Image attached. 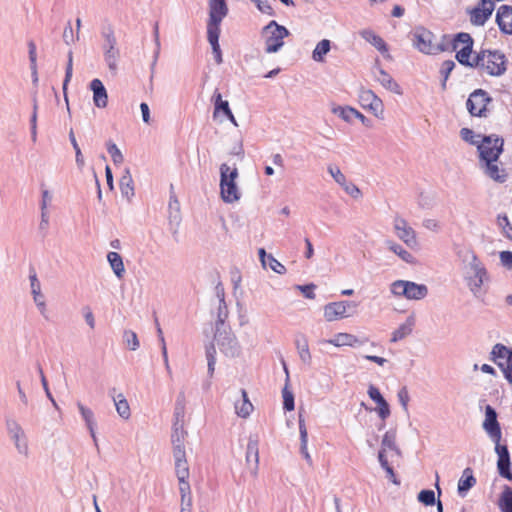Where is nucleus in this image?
<instances>
[{
  "instance_id": "1",
  "label": "nucleus",
  "mask_w": 512,
  "mask_h": 512,
  "mask_svg": "<svg viewBox=\"0 0 512 512\" xmlns=\"http://www.w3.org/2000/svg\"><path fill=\"white\" fill-rule=\"evenodd\" d=\"M463 279L474 298L482 300L487 294L491 281L485 264L472 250L461 254Z\"/></svg>"
},
{
  "instance_id": "48",
  "label": "nucleus",
  "mask_w": 512,
  "mask_h": 512,
  "mask_svg": "<svg viewBox=\"0 0 512 512\" xmlns=\"http://www.w3.org/2000/svg\"><path fill=\"white\" fill-rule=\"evenodd\" d=\"M123 341L125 345L132 351H136L140 346L137 334L132 330L124 331Z\"/></svg>"
},
{
  "instance_id": "20",
  "label": "nucleus",
  "mask_w": 512,
  "mask_h": 512,
  "mask_svg": "<svg viewBox=\"0 0 512 512\" xmlns=\"http://www.w3.org/2000/svg\"><path fill=\"white\" fill-rule=\"evenodd\" d=\"M212 102L214 104V112H213L214 118H217L219 113L222 112L235 127L238 126V122L235 119V117L229 107L228 101L222 99V95L218 90H216L214 92V94L212 96Z\"/></svg>"
},
{
  "instance_id": "26",
  "label": "nucleus",
  "mask_w": 512,
  "mask_h": 512,
  "mask_svg": "<svg viewBox=\"0 0 512 512\" xmlns=\"http://www.w3.org/2000/svg\"><path fill=\"white\" fill-rule=\"evenodd\" d=\"M90 89L93 92V102L98 108H105L108 104V94L103 83L99 79L90 82Z\"/></svg>"
},
{
  "instance_id": "42",
  "label": "nucleus",
  "mask_w": 512,
  "mask_h": 512,
  "mask_svg": "<svg viewBox=\"0 0 512 512\" xmlns=\"http://www.w3.org/2000/svg\"><path fill=\"white\" fill-rule=\"evenodd\" d=\"M229 312L225 302V299H220V302L217 307V315L215 321V329L225 328L229 325L226 324V320L228 318Z\"/></svg>"
},
{
  "instance_id": "29",
  "label": "nucleus",
  "mask_w": 512,
  "mask_h": 512,
  "mask_svg": "<svg viewBox=\"0 0 512 512\" xmlns=\"http://www.w3.org/2000/svg\"><path fill=\"white\" fill-rule=\"evenodd\" d=\"M295 346L299 355L300 360L306 364L310 365L312 356L309 350L307 337L303 334H298L295 338Z\"/></svg>"
},
{
  "instance_id": "58",
  "label": "nucleus",
  "mask_w": 512,
  "mask_h": 512,
  "mask_svg": "<svg viewBox=\"0 0 512 512\" xmlns=\"http://www.w3.org/2000/svg\"><path fill=\"white\" fill-rule=\"evenodd\" d=\"M267 265H269V267L278 274L286 273L285 266L281 264L277 259H275L271 254L267 256Z\"/></svg>"
},
{
  "instance_id": "6",
  "label": "nucleus",
  "mask_w": 512,
  "mask_h": 512,
  "mask_svg": "<svg viewBox=\"0 0 512 512\" xmlns=\"http://www.w3.org/2000/svg\"><path fill=\"white\" fill-rule=\"evenodd\" d=\"M289 35V31L282 25H279L276 21L269 22L262 29V37L265 41V52L276 53L284 45V38Z\"/></svg>"
},
{
  "instance_id": "37",
  "label": "nucleus",
  "mask_w": 512,
  "mask_h": 512,
  "mask_svg": "<svg viewBox=\"0 0 512 512\" xmlns=\"http://www.w3.org/2000/svg\"><path fill=\"white\" fill-rule=\"evenodd\" d=\"M361 37L373 45L377 50L384 53L387 52V45L385 41L372 30H363L360 32Z\"/></svg>"
},
{
  "instance_id": "18",
  "label": "nucleus",
  "mask_w": 512,
  "mask_h": 512,
  "mask_svg": "<svg viewBox=\"0 0 512 512\" xmlns=\"http://www.w3.org/2000/svg\"><path fill=\"white\" fill-rule=\"evenodd\" d=\"M495 444V452L498 455L497 468L499 474L508 479L512 480V472L510 469V454L506 445H501L500 442Z\"/></svg>"
},
{
  "instance_id": "9",
  "label": "nucleus",
  "mask_w": 512,
  "mask_h": 512,
  "mask_svg": "<svg viewBox=\"0 0 512 512\" xmlns=\"http://www.w3.org/2000/svg\"><path fill=\"white\" fill-rule=\"evenodd\" d=\"M411 40L414 47L424 54H437L443 51V47L435 42L434 34L423 27H418L412 32Z\"/></svg>"
},
{
  "instance_id": "28",
  "label": "nucleus",
  "mask_w": 512,
  "mask_h": 512,
  "mask_svg": "<svg viewBox=\"0 0 512 512\" xmlns=\"http://www.w3.org/2000/svg\"><path fill=\"white\" fill-rule=\"evenodd\" d=\"M228 13L225 0H209V20L222 22Z\"/></svg>"
},
{
  "instance_id": "11",
  "label": "nucleus",
  "mask_w": 512,
  "mask_h": 512,
  "mask_svg": "<svg viewBox=\"0 0 512 512\" xmlns=\"http://www.w3.org/2000/svg\"><path fill=\"white\" fill-rule=\"evenodd\" d=\"M491 360L502 370L507 381L512 383V349L496 344L491 351Z\"/></svg>"
},
{
  "instance_id": "27",
  "label": "nucleus",
  "mask_w": 512,
  "mask_h": 512,
  "mask_svg": "<svg viewBox=\"0 0 512 512\" xmlns=\"http://www.w3.org/2000/svg\"><path fill=\"white\" fill-rule=\"evenodd\" d=\"M388 451L393 452L397 456H401V450L396 444V431L395 430H389L387 431L381 442V448L378 452V455H383L384 458H388Z\"/></svg>"
},
{
  "instance_id": "2",
  "label": "nucleus",
  "mask_w": 512,
  "mask_h": 512,
  "mask_svg": "<svg viewBox=\"0 0 512 512\" xmlns=\"http://www.w3.org/2000/svg\"><path fill=\"white\" fill-rule=\"evenodd\" d=\"M504 140L498 135L491 134L483 136L478 144L479 166L489 178L503 183L507 174L504 168L498 164L500 154L503 152Z\"/></svg>"
},
{
  "instance_id": "3",
  "label": "nucleus",
  "mask_w": 512,
  "mask_h": 512,
  "mask_svg": "<svg viewBox=\"0 0 512 512\" xmlns=\"http://www.w3.org/2000/svg\"><path fill=\"white\" fill-rule=\"evenodd\" d=\"M489 76H502L507 70V58L500 50L482 49L474 55V66Z\"/></svg>"
},
{
  "instance_id": "22",
  "label": "nucleus",
  "mask_w": 512,
  "mask_h": 512,
  "mask_svg": "<svg viewBox=\"0 0 512 512\" xmlns=\"http://www.w3.org/2000/svg\"><path fill=\"white\" fill-rule=\"evenodd\" d=\"M369 397L377 403V408L375 411L378 413L379 417L385 421L390 416V407L384 397L381 395L379 389L374 385H370L368 388Z\"/></svg>"
},
{
  "instance_id": "56",
  "label": "nucleus",
  "mask_w": 512,
  "mask_h": 512,
  "mask_svg": "<svg viewBox=\"0 0 512 512\" xmlns=\"http://www.w3.org/2000/svg\"><path fill=\"white\" fill-rule=\"evenodd\" d=\"M418 501L426 506L435 504V493L433 490H422L418 494Z\"/></svg>"
},
{
  "instance_id": "12",
  "label": "nucleus",
  "mask_w": 512,
  "mask_h": 512,
  "mask_svg": "<svg viewBox=\"0 0 512 512\" xmlns=\"http://www.w3.org/2000/svg\"><path fill=\"white\" fill-rule=\"evenodd\" d=\"M104 37V59L109 69L113 72L117 69V62L119 59V50L116 48V38L112 29H107L102 33Z\"/></svg>"
},
{
  "instance_id": "61",
  "label": "nucleus",
  "mask_w": 512,
  "mask_h": 512,
  "mask_svg": "<svg viewBox=\"0 0 512 512\" xmlns=\"http://www.w3.org/2000/svg\"><path fill=\"white\" fill-rule=\"evenodd\" d=\"M344 191L350 195L351 197L357 199L361 197V191L360 189L352 182H349L348 180L345 182L344 185L341 186Z\"/></svg>"
},
{
  "instance_id": "38",
  "label": "nucleus",
  "mask_w": 512,
  "mask_h": 512,
  "mask_svg": "<svg viewBox=\"0 0 512 512\" xmlns=\"http://www.w3.org/2000/svg\"><path fill=\"white\" fill-rule=\"evenodd\" d=\"M120 190L121 194L126 197L127 199H130L134 195V186H133V179L130 174V170L126 168L124 170V173L120 179Z\"/></svg>"
},
{
  "instance_id": "32",
  "label": "nucleus",
  "mask_w": 512,
  "mask_h": 512,
  "mask_svg": "<svg viewBox=\"0 0 512 512\" xmlns=\"http://www.w3.org/2000/svg\"><path fill=\"white\" fill-rule=\"evenodd\" d=\"M175 464V473L178 480L189 478V466L186 460V453H180L173 455Z\"/></svg>"
},
{
  "instance_id": "23",
  "label": "nucleus",
  "mask_w": 512,
  "mask_h": 512,
  "mask_svg": "<svg viewBox=\"0 0 512 512\" xmlns=\"http://www.w3.org/2000/svg\"><path fill=\"white\" fill-rule=\"evenodd\" d=\"M375 69L377 70V74H374L376 81H378L385 89L395 94H402L398 83L384 69L380 67L378 61L375 64Z\"/></svg>"
},
{
  "instance_id": "44",
  "label": "nucleus",
  "mask_w": 512,
  "mask_h": 512,
  "mask_svg": "<svg viewBox=\"0 0 512 512\" xmlns=\"http://www.w3.org/2000/svg\"><path fill=\"white\" fill-rule=\"evenodd\" d=\"M72 73H73V53H72V51H69L68 52V62H67L66 71H65V78L63 81L64 99H65V102L67 105L68 112H70V107H69L68 96H67V86L72 78Z\"/></svg>"
},
{
  "instance_id": "4",
  "label": "nucleus",
  "mask_w": 512,
  "mask_h": 512,
  "mask_svg": "<svg viewBox=\"0 0 512 512\" xmlns=\"http://www.w3.org/2000/svg\"><path fill=\"white\" fill-rule=\"evenodd\" d=\"M238 175L236 166L231 167L227 163L221 164L220 193L222 200L226 203H233L240 199V190L236 184Z\"/></svg>"
},
{
  "instance_id": "60",
  "label": "nucleus",
  "mask_w": 512,
  "mask_h": 512,
  "mask_svg": "<svg viewBox=\"0 0 512 512\" xmlns=\"http://www.w3.org/2000/svg\"><path fill=\"white\" fill-rule=\"evenodd\" d=\"M169 209H170V218L175 219L176 221H179V210L180 205L175 196H171L169 200Z\"/></svg>"
},
{
  "instance_id": "47",
  "label": "nucleus",
  "mask_w": 512,
  "mask_h": 512,
  "mask_svg": "<svg viewBox=\"0 0 512 512\" xmlns=\"http://www.w3.org/2000/svg\"><path fill=\"white\" fill-rule=\"evenodd\" d=\"M220 24H221V22H215L214 20L208 21L207 38H208L210 45L219 43Z\"/></svg>"
},
{
  "instance_id": "64",
  "label": "nucleus",
  "mask_w": 512,
  "mask_h": 512,
  "mask_svg": "<svg viewBox=\"0 0 512 512\" xmlns=\"http://www.w3.org/2000/svg\"><path fill=\"white\" fill-rule=\"evenodd\" d=\"M499 259L501 264L511 270L512 269V252L511 251H502L499 253Z\"/></svg>"
},
{
  "instance_id": "13",
  "label": "nucleus",
  "mask_w": 512,
  "mask_h": 512,
  "mask_svg": "<svg viewBox=\"0 0 512 512\" xmlns=\"http://www.w3.org/2000/svg\"><path fill=\"white\" fill-rule=\"evenodd\" d=\"M358 101L362 108L368 109L378 118L382 117L384 112L383 102L372 90L360 87Z\"/></svg>"
},
{
  "instance_id": "53",
  "label": "nucleus",
  "mask_w": 512,
  "mask_h": 512,
  "mask_svg": "<svg viewBox=\"0 0 512 512\" xmlns=\"http://www.w3.org/2000/svg\"><path fill=\"white\" fill-rule=\"evenodd\" d=\"M328 173L334 179V181L340 186L344 185L347 181L346 176L341 172L340 168L335 165H329L327 167Z\"/></svg>"
},
{
  "instance_id": "41",
  "label": "nucleus",
  "mask_w": 512,
  "mask_h": 512,
  "mask_svg": "<svg viewBox=\"0 0 512 512\" xmlns=\"http://www.w3.org/2000/svg\"><path fill=\"white\" fill-rule=\"evenodd\" d=\"M186 397L184 391L179 392L174 407V423H184Z\"/></svg>"
},
{
  "instance_id": "36",
  "label": "nucleus",
  "mask_w": 512,
  "mask_h": 512,
  "mask_svg": "<svg viewBox=\"0 0 512 512\" xmlns=\"http://www.w3.org/2000/svg\"><path fill=\"white\" fill-rule=\"evenodd\" d=\"M107 260L114 274L117 276V278L121 279L124 276L125 267L120 254L117 252H109L107 254Z\"/></svg>"
},
{
  "instance_id": "8",
  "label": "nucleus",
  "mask_w": 512,
  "mask_h": 512,
  "mask_svg": "<svg viewBox=\"0 0 512 512\" xmlns=\"http://www.w3.org/2000/svg\"><path fill=\"white\" fill-rule=\"evenodd\" d=\"M390 290L394 296L405 297L408 300H421L428 294L426 285L405 280L394 281Z\"/></svg>"
},
{
  "instance_id": "49",
  "label": "nucleus",
  "mask_w": 512,
  "mask_h": 512,
  "mask_svg": "<svg viewBox=\"0 0 512 512\" xmlns=\"http://www.w3.org/2000/svg\"><path fill=\"white\" fill-rule=\"evenodd\" d=\"M69 140L75 150L76 164L79 169H82L85 165V160L72 129L69 132Z\"/></svg>"
},
{
  "instance_id": "34",
  "label": "nucleus",
  "mask_w": 512,
  "mask_h": 512,
  "mask_svg": "<svg viewBox=\"0 0 512 512\" xmlns=\"http://www.w3.org/2000/svg\"><path fill=\"white\" fill-rule=\"evenodd\" d=\"M387 248L408 264H415L416 258L400 244L394 241H386Z\"/></svg>"
},
{
  "instance_id": "45",
  "label": "nucleus",
  "mask_w": 512,
  "mask_h": 512,
  "mask_svg": "<svg viewBox=\"0 0 512 512\" xmlns=\"http://www.w3.org/2000/svg\"><path fill=\"white\" fill-rule=\"evenodd\" d=\"M331 43L327 39L321 40L315 47L312 53V58L316 62H323L324 56L330 51Z\"/></svg>"
},
{
  "instance_id": "31",
  "label": "nucleus",
  "mask_w": 512,
  "mask_h": 512,
  "mask_svg": "<svg viewBox=\"0 0 512 512\" xmlns=\"http://www.w3.org/2000/svg\"><path fill=\"white\" fill-rule=\"evenodd\" d=\"M246 461L249 465L252 464L251 469L254 474L258 470L259 464V452H258V440L250 438L247 444L246 450Z\"/></svg>"
},
{
  "instance_id": "63",
  "label": "nucleus",
  "mask_w": 512,
  "mask_h": 512,
  "mask_svg": "<svg viewBox=\"0 0 512 512\" xmlns=\"http://www.w3.org/2000/svg\"><path fill=\"white\" fill-rule=\"evenodd\" d=\"M422 225L425 229L438 233L441 230V224L438 220L433 218H426L423 220Z\"/></svg>"
},
{
  "instance_id": "33",
  "label": "nucleus",
  "mask_w": 512,
  "mask_h": 512,
  "mask_svg": "<svg viewBox=\"0 0 512 512\" xmlns=\"http://www.w3.org/2000/svg\"><path fill=\"white\" fill-rule=\"evenodd\" d=\"M299 433H300V441H301V446H300L301 454L303 455V457L305 458L307 463L309 465H311L312 464V458H311V456H310V454L308 452V449H307L308 432H307V428H306V425H305V421L302 418L301 414L299 415Z\"/></svg>"
},
{
  "instance_id": "17",
  "label": "nucleus",
  "mask_w": 512,
  "mask_h": 512,
  "mask_svg": "<svg viewBox=\"0 0 512 512\" xmlns=\"http://www.w3.org/2000/svg\"><path fill=\"white\" fill-rule=\"evenodd\" d=\"M491 102L488 93L482 89L475 90L470 94L466 107L473 116H483L486 111L487 104Z\"/></svg>"
},
{
  "instance_id": "10",
  "label": "nucleus",
  "mask_w": 512,
  "mask_h": 512,
  "mask_svg": "<svg viewBox=\"0 0 512 512\" xmlns=\"http://www.w3.org/2000/svg\"><path fill=\"white\" fill-rule=\"evenodd\" d=\"M473 39L468 33H458L453 41V49L456 51V59L462 65L473 68L474 56H472Z\"/></svg>"
},
{
  "instance_id": "24",
  "label": "nucleus",
  "mask_w": 512,
  "mask_h": 512,
  "mask_svg": "<svg viewBox=\"0 0 512 512\" xmlns=\"http://www.w3.org/2000/svg\"><path fill=\"white\" fill-rule=\"evenodd\" d=\"M29 280L33 300L40 312L43 313L46 310V303L44 296L41 293L40 281L38 280L37 274L33 269L30 270Z\"/></svg>"
},
{
  "instance_id": "5",
  "label": "nucleus",
  "mask_w": 512,
  "mask_h": 512,
  "mask_svg": "<svg viewBox=\"0 0 512 512\" xmlns=\"http://www.w3.org/2000/svg\"><path fill=\"white\" fill-rule=\"evenodd\" d=\"M214 342L226 357L236 358L242 353L241 345L230 326L215 329Z\"/></svg>"
},
{
  "instance_id": "35",
  "label": "nucleus",
  "mask_w": 512,
  "mask_h": 512,
  "mask_svg": "<svg viewBox=\"0 0 512 512\" xmlns=\"http://www.w3.org/2000/svg\"><path fill=\"white\" fill-rule=\"evenodd\" d=\"M475 484L476 479L473 476L472 470L470 468H466L458 482V493L464 496Z\"/></svg>"
},
{
  "instance_id": "59",
  "label": "nucleus",
  "mask_w": 512,
  "mask_h": 512,
  "mask_svg": "<svg viewBox=\"0 0 512 512\" xmlns=\"http://www.w3.org/2000/svg\"><path fill=\"white\" fill-rule=\"evenodd\" d=\"M488 18L489 16L482 13L481 10L477 7L471 12V22L474 25H484Z\"/></svg>"
},
{
  "instance_id": "16",
  "label": "nucleus",
  "mask_w": 512,
  "mask_h": 512,
  "mask_svg": "<svg viewBox=\"0 0 512 512\" xmlns=\"http://www.w3.org/2000/svg\"><path fill=\"white\" fill-rule=\"evenodd\" d=\"M358 304L353 301H339L331 302L324 306V318L328 322L336 321L344 317L350 316L348 314L349 308H356Z\"/></svg>"
},
{
  "instance_id": "40",
  "label": "nucleus",
  "mask_w": 512,
  "mask_h": 512,
  "mask_svg": "<svg viewBox=\"0 0 512 512\" xmlns=\"http://www.w3.org/2000/svg\"><path fill=\"white\" fill-rule=\"evenodd\" d=\"M113 401L118 415L123 419H129L131 416L130 406L124 395L119 393L113 396Z\"/></svg>"
},
{
  "instance_id": "52",
  "label": "nucleus",
  "mask_w": 512,
  "mask_h": 512,
  "mask_svg": "<svg viewBox=\"0 0 512 512\" xmlns=\"http://www.w3.org/2000/svg\"><path fill=\"white\" fill-rule=\"evenodd\" d=\"M107 151L110 154L114 164H121L124 160L123 154L115 143H107Z\"/></svg>"
},
{
  "instance_id": "62",
  "label": "nucleus",
  "mask_w": 512,
  "mask_h": 512,
  "mask_svg": "<svg viewBox=\"0 0 512 512\" xmlns=\"http://www.w3.org/2000/svg\"><path fill=\"white\" fill-rule=\"evenodd\" d=\"M251 1L256 4V6L260 12L267 14L269 16L274 15V10L271 7V5L269 4L268 0H251Z\"/></svg>"
},
{
  "instance_id": "7",
  "label": "nucleus",
  "mask_w": 512,
  "mask_h": 512,
  "mask_svg": "<svg viewBox=\"0 0 512 512\" xmlns=\"http://www.w3.org/2000/svg\"><path fill=\"white\" fill-rule=\"evenodd\" d=\"M6 431L9 439L14 445L18 455L28 458L30 455L28 436L20 423L12 418L5 421Z\"/></svg>"
},
{
  "instance_id": "14",
  "label": "nucleus",
  "mask_w": 512,
  "mask_h": 512,
  "mask_svg": "<svg viewBox=\"0 0 512 512\" xmlns=\"http://www.w3.org/2000/svg\"><path fill=\"white\" fill-rule=\"evenodd\" d=\"M393 228L396 236L408 247L414 248L418 245L416 231L409 225L406 219L396 216L393 220Z\"/></svg>"
},
{
  "instance_id": "15",
  "label": "nucleus",
  "mask_w": 512,
  "mask_h": 512,
  "mask_svg": "<svg viewBox=\"0 0 512 512\" xmlns=\"http://www.w3.org/2000/svg\"><path fill=\"white\" fill-rule=\"evenodd\" d=\"M482 427L493 443L501 441L502 432L500 424L497 420V413L495 409L490 405L485 407V419L483 421Z\"/></svg>"
},
{
  "instance_id": "25",
  "label": "nucleus",
  "mask_w": 512,
  "mask_h": 512,
  "mask_svg": "<svg viewBox=\"0 0 512 512\" xmlns=\"http://www.w3.org/2000/svg\"><path fill=\"white\" fill-rule=\"evenodd\" d=\"M496 21L500 30L505 34H512V7L502 5L496 15Z\"/></svg>"
},
{
  "instance_id": "46",
  "label": "nucleus",
  "mask_w": 512,
  "mask_h": 512,
  "mask_svg": "<svg viewBox=\"0 0 512 512\" xmlns=\"http://www.w3.org/2000/svg\"><path fill=\"white\" fill-rule=\"evenodd\" d=\"M335 115H338L345 122L352 123L356 116L357 110L350 106H336L332 109Z\"/></svg>"
},
{
  "instance_id": "57",
  "label": "nucleus",
  "mask_w": 512,
  "mask_h": 512,
  "mask_svg": "<svg viewBox=\"0 0 512 512\" xmlns=\"http://www.w3.org/2000/svg\"><path fill=\"white\" fill-rule=\"evenodd\" d=\"M215 353H216V350H215L214 346H212L206 350L208 373L210 376L213 375L214 370H215V364H216Z\"/></svg>"
},
{
  "instance_id": "54",
  "label": "nucleus",
  "mask_w": 512,
  "mask_h": 512,
  "mask_svg": "<svg viewBox=\"0 0 512 512\" xmlns=\"http://www.w3.org/2000/svg\"><path fill=\"white\" fill-rule=\"evenodd\" d=\"M283 396V407L287 411H292L294 409V395L291 390H289L288 385L286 384L282 390Z\"/></svg>"
},
{
  "instance_id": "21",
  "label": "nucleus",
  "mask_w": 512,
  "mask_h": 512,
  "mask_svg": "<svg viewBox=\"0 0 512 512\" xmlns=\"http://www.w3.org/2000/svg\"><path fill=\"white\" fill-rule=\"evenodd\" d=\"M366 341V339H359L358 337L350 333H338L333 338L325 340L324 343L331 344L335 347H358L364 345Z\"/></svg>"
},
{
  "instance_id": "50",
  "label": "nucleus",
  "mask_w": 512,
  "mask_h": 512,
  "mask_svg": "<svg viewBox=\"0 0 512 512\" xmlns=\"http://www.w3.org/2000/svg\"><path fill=\"white\" fill-rule=\"evenodd\" d=\"M378 461L381 467L385 470L387 478L394 484L399 485L400 482L398 481L392 466L389 464L388 458H384L383 455L381 454L378 455Z\"/></svg>"
},
{
  "instance_id": "55",
  "label": "nucleus",
  "mask_w": 512,
  "mask_h": 512,
  "mask_svg": "<svg viewBox=\"0 0 512 512\" xmlns=\"http://www.w3.org/2000/svg\"><path fill=\"white\" fill-rule=\"evenodd\" d=\"M454 68H455V62L452 60H446L442 63L440 73L443 76V81H442L443 89L446 88V81Z\"/></svg>"
},
{
  "instance_id": "43",
  "label": "nucleus",
  "mask_w": 512,
  "mask_h": 512,
  "mask_svg": "<svg viewBox=\"0 0 512 512\" xmlns=\"http://www.w3.org/2000/svg\"><path fill=\"white\" fill-rule=\"evenodd\" d=\"M498 506L501 512H512V488L509 486H505L499 501Z\"/></svg>"
},
{
  "instance_id": "39",
  "label": "nucleus",
  "mask_w": 512,
  "mask_h": 512,
  "mask_svg": "<svg viewBox=\"0 0 512 512\" xmlns=\"http://www.w3.org/2000/svg\"><path fill=\"white\" fill-rule=\"evenodd\" d=\"M241 401L235 402V411L239 417L246 418L250 415L253 410V405L249 401L245 390H241Z\"/></svg>"
},
{
  "instance_id": "51",
  "label": "nucleus",
  "mask_w": 512,
  "mask_h": 512,
  "mask_svg": "<svg viewBox=\"0 0 512 512\" xmlns=\"http://www.w3.org/2000/svg\"><path fill=\"white\" fill-rule=\"evenodd\" d=\"M460 136H461V138H462L464 141H466V142H468V143H470V144H472V145H475V146H477V147H478V144L481 142V139H482V137H483V136H481V135H479V134H478V135H476V134H475L471 129H469V128H462V129L460 130Z\"/></svg>"
},
{
  "instance_id": "19",
  "label": "nucleus",
  "mask_w": 512,
  "mask_h": 512,
  "mask_svg": "<svg viewBox=\"0 0 512 512\" xmlns=\"http://www.w3.org/2000/svg\"><path fill=\"white\" fill-rule=\"evenodd\" d=\"M77 408L79 410V413H80L83 421L85 422L86 428L88 429V431L90 433V436L94 442L95 447L97 449H99L98 439H97L96 432H95L97 422L95 419L94 412L89 407L82 404L81 402H77Z\"/></svg>"
},
{
  "instance_id": "30",
  "label": "nucleus",
  "mask_w": 512,
  "mask_h": 512,
  "mask_svg": "<svg viewBox=\"0 0 512 512\" xmlns=\"http://www.w3.org/2000/svg\"><path fill=\"white\" fill-rule=\"evenodd\" d=\"M415 325V317L410 315L407 317L404 323H402L393 333L391 342H398L408 335H410L413 331V327Z\"/></svg>"
}]
</instances>
